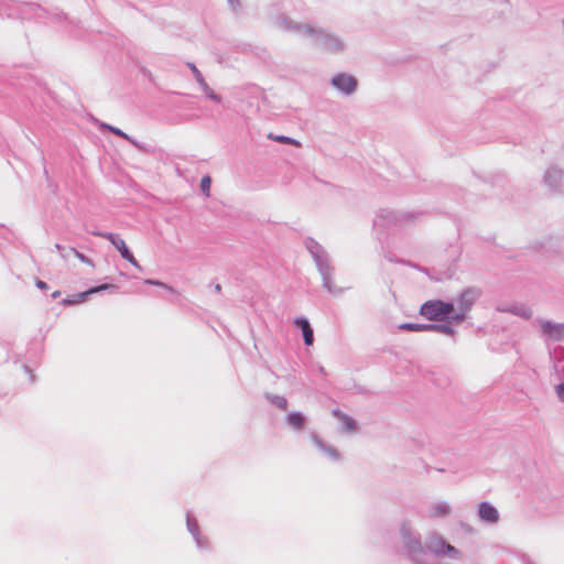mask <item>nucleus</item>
Returning a JSON list of instances; mask_svg holds the SVG:
<instances>
[{"label": "nucleus", "mask_w": 564, "mask_h": 564, "mask_svg": "<svg viewBox=\"0 0 564 564\" xmlns=\"http://www.w3.org/2000/svg\"><path fill=\"white\" fill-rule=\"evenodd\" d=\"M400 532L403 541V547L409 557L415 564H424L427 552L436 557L446 556L457 560L462 556L460 551L446 542L438 533L433 532L429 534L425 538L424 543H422L421 535L414 532L409 524L403 523Z\"/></svg>", "instance_id": "nucleus-1"}, {"label": "nucleus", "mask_w": 564, "mask_h": 564, "mask_svg": "<svg viewBox=\"0 0 564 564\" xmlns=\"http://www.w3.org/2000/svg\"><path fill=\"white\" fill-rule=\"evenodd\" d=\"M273 25L281 31L311 39L312 45L319 51L335 55L346 51V43L339 35L324 28L294 21L284 13L274 18Z\"/></svg>", "instance_id": "nucleus-2"}, {"label": "nucleus", "mask_w": 564, "mask_h": 564, "mask_svg": "<svg viewBox=\"0 0 564 564\" xmlns=\"http://www.w3.org/2000/svg\"><path fill=\"white\" fill-rule=\"evenodd\" d=\"M304 246L313 258L318 273L322 278L323 289L332 295H340L345 288L337 286L334 283L335 267L332 264L330 256L326 249L315 239L307 237Z\"/></svg>", "instance_id": "nucleus-3"}, {"label": "nucleus", "mask_w": 564, "mask_h": 564, "mask_svg": "<svg viewBox=\"0 0 564 564\" xmlns=\"http://www.w3.org/2000/svg\"><path fill=\"white\" fill-rule=\"evenodd\" d=\"M480 296L481 290L476 286H469L462 291L454 303V312L449 316V322L454 324L463 323L467 317V313Z\"/></svg>", "instance_id": "nucleus-4"}, {"label": "nucleus", "mask_w": 564, "mask_h": 564, "mask_svg": "<svg viewBox=\"0 0 564 564\" xmlns=\"http://www.w3.org/2000/svg\"><path fill=\"white\" fill-rule=\"evenodd\" d=\"M454 312V302L432 300L424 302L420 307V314L432 322L448 321Z\"/></svg>", "instance_id": "nucleus-5"}, {"label": "nucleus", "mask_w": 564, "mask_h": 564, "mask_svg": "<svg viewBox=\"0 0 564 564\" xmlns=\"http://www.w3.org/2000/svg\"><path fill=\"white\" fill-rule=\"evenodd\" d=\"M415 218L416 215L412 213L381 209L377 214V217L373 220V225L376 227L402 226L414 220Z\"/></svg>", "instance_id": "nucleus-6"}, {"label": "nucleus", "mask_w": 564, "mask_h": 564, "mask_svg": "<svg viewBox=\"0 0 564 564\" xmlns=\"http://www.w3.org/2000/svg\"><path fill=\"white\" fill-rule=\"evenodd\" d=\"M330 85L341 95L351 96L357 91L358 80L350 74L338 73L332 77Z\"/></svg>", "instance_id": "nucleus-7"}, {"label": "nucleus", "mask_w": 564, "mask_h": 564, "mask_svg": "<svg viewBox=\"0 0 564 564\" xmlns=\"http://www.w3.org/2000/svg\"><path fill=\"white\" fill-rule=\"evenodd\" d=\"M543 183L553 193H561L564 187V172L556 165H551L544 173Z\"/></svg>", "instance_id": "nucleus-8"}, {"label": "nucleus", "mask_w": 564, "mask_h": 564, "mask_svg": "<svg viewBox=\"0 0 564 564\" xmlns=\"http://www.w3.org/2000/svg\"><path fill=\"white\" fill-rule=\"evenodd\" d=\"M105 236H106V239L109 240L111 242V245L120 252V256L124 260L130 262L134 268L141 270V265L139 264V262L137 261V259L134 258L132 252L127 247L124 240L121 239L119 235L108 234Z\"/></svg>", "instance_id": "nucleus-9"}, {"label": "nucleus", "mask_w": 564, "mask_h": 564, "mask_svg": "<svg viewBox=\"0 0 564 564\" xmlns=\"http://www.w3.org/2000/svg\"><path fill=\"white\" fill-rule=\"evenodd\" d=\"M541 330L545 337L554 341L564 339V323H554L551 321H539Z\"/></svg>", "instance_id": "nucleus-10"}, {"label": "nucleus", "mask_w": 564, "mask_h": 564, "mask_svg": "<svg viewBox=\"0 0 564 564\" xmlns=\"http://www.w3.org/2000/svg\"><path fill=\"white\" fill-rule=\"evenodd\" d=\"M186 527L188 532L192 534L193 539L196 542L198 549L206 550L209 547V542L207 538L203 536L199 531V527L197 520L194 516L188 511L186 513Z\"/></svg>", "instance_id": "nucleus-11"}, {"label": "nucleus", "mask_w": 564, "mask_h": 564, "mask_svg": "<svg viewBox=\"0 0 564 564\" xmlns=\"http://www.w3.org/2000/svg\"><path fill=\"white\" fill-rule=\"evenodd\" d=\"M478 516L486 523H497L499 521V512L495 506L487 501H482L478 507Z\"/></svg>", "instance_id": "nucleus-12"}, {"label": "nucleus", "mask_w": 564, "mask_h": 564, "mask_svg": "<svg viewBox=\"0 0 564 564\" xmlns=\"http://www.w3.org/2000/svg\"><path fill=\"white\" fill-rule=\"evenodd\" d=\"M294 324L301 328L303 340L306 346H312L314 343V330L306 317H296Z\"/></svg>", "instance_id": "nucleus-13"}, {"label": "nucleus", "mask_w": 564, "mask_h": 564, "mask_svg": "<svg viewBox=\"0 0 564 564\" xmlns=\"http://www.w3.org/2000/svg\"><path fill=\"white\" fill-rule=\"evenodd\" d=\"M117 289L118 288L115 284L104 283V284H100L97 286H93L85 292H80V293L74 295V299L76 301V304H78V303L84 302L91 294H96V293H99L102 291L115 292V291H117Z\"/></svg>", "instance_id": "nucleus-14"}, {"label": "nucleus", "mask_w": 564, "mask_h": 564, "mask_svg": "<svg viewBox=\"0 0 564 564\" xmlns=\"http://www.w3.org/2000/svg\"><path fill=\"white\" fill-rule=\"evenodd\" d=\"M117 289L118 288L115 284L104 283V284H100L97 286H93L85 292H80V293L74 295V299L76 301V304H78V303L84 302L91 294H96V293H99L102 291L115 292V291H117Z\"/></svg>", "instance_id": "nucleus-15"}, {"label": "nucleus", "mask_w": 564, "mask_h": 564, "mask_svg": "<svg viewBox=\"0 0 564 564\" xmlns=\"http://www.w3.org/2000/svg\"><path fill=\"white\" fill-rule=\"evenodd\" d=\"M312 441L315 444V446L329 459L334 462L340 459L339 452L335 447L325 444L316 434H312Z\"/></svg>", "instance_id": "nucleus-16"}, {"label": "nucleus", "mask_w": 564, "mask_h": 564, "mask_svg": "<svg viewBox=\"0 0 564 564\" xmlns=\"http://www.w3.org/2000/svg\"><path fill=\"white\" fill-rule=\"evenodd\" d=\"M332 414L341 422V430L346 433H355L357 431V422L341 412L339 409H334Z\"/></svg>", "instance_id": "nucleus-17"}, {"label": "nucleus", "mask_w": 564, "mask_h": 564, "mask_svg": "<svg viewBox=\"0 0 564 564\" xmlns=\"http://www.w3.org/2000/svg\"><path fill=\"white\" fill-rule=\"evenodd\" d=\"M452 512L451 506L446 501L433 502L429 508V517L445 518Z\"/></svg>", "instance_id": "nucleus-18"}, {"label": "nucleus", "mask_w": 564, "mask_h": 564, "mask_svg": "<svg viewBox=\"0 0 564 564\" xmlns=\"http://www.w3.org/2000/svg\"><path fill=\"white\" fill-rule=\"evenodd\" d=\"M286 423L296 431L305 427L306 419L301 412H291L286 416Z\"/></svg>", "instance_id": "nucleus-19"}, {"label": "nucleus", "mask_w": 564, "mask_h": 564, "mask_svg": "<svg viewBox=\"0 0 564 564\" xmlns=\"http://www.w3.org/2000/svg\"><path fill=\"white\" fill-rule=\"evenodd\" d=\"M101 128L104 129H107L108 131L112 132L113 134L129 141L131 144H133L135 148L138 149H142L141 144L135 141L134 139H132L130 135H128L126 132H123L122 130H120L119 128L117 127H113V126H110V124H107V123H102L101 124Z\"/></svg>", "instance_id": "nucleus-20"}, {"label": "nucleus", "mask_w": 564, "mask_h": 564, "mask_svg": "<svg viewBox=\"0 0 564 564\" xmlns=\"http://www.w3.org/2000/svg\"><path fill=\"white\" fill-rule=\"evenodd\" d=\"M264 397L275 408H278L280 410H286L288 400L283 395L265 393Z\"/></svg>", "instance_id": "nucleus-21"}, {"label": "nucleus", "mask_w": 564, "mask_h": 564, "mask_svg": "<svg viewBox=\"0 0 564 564\" xmlns=\"http://www.w3.org/2000/svg\"><path fill=\"white\" fill-rule=\"evenodd\" d=\"M40 11H43L42 8L39 6V4H34V3H24L20 7L19 9V12L21 13V15L24 18L29 14H34L36 17L40 15Z\"/></svg>", "instance_id": "nucleus-22"}, {"label": "nucleus", "mask_w": 564, "mask_h": 564, "mask_svg": "<svg viewBox=\"0 0 564 564\" xmlns=\"http://www.w3.org/2000/svg\"><path fill=\"white\" fill-rule=\"evenodd\" d=\"M507 311L523 318H530L532 316L531 308L524 305H513Z\"/></svg>", "instance_id": "nucleus-23"}, {"label": "nucleus", "mask_w": 564, "mask_h": 564, "mask_svg": "<svg viewBox=\"0 0 564 564\" xmlns=\"http://www.w3.org/2000/svg\"><path fill=\"white\" fill-rule=\"evenodd\" d=\"M187 66L189 67V69L192 70L193 75H194V78L196 79V82L198 83V85L200 86V88L206 85V80L205 78L203 77L202 73L199 72V69L196 67L195 64L193 63H187Z\"/></svg>", "instance_id": "nucleus-24"}, {"label": "nucleus", "mask_w": 564, "mask_h": 564, "mask_svg": "<svg viewBox=\"0 0 564 564\" xmlns=\"http://www.w3.org/2000/svg\"><path fill=\"white\" fill-rule=\"evenodd\" d=\"M452 322L446 321V323L437 324V333H442L445 335L454 336L455 329L451 326Z\"/></svg>", "instance_id": "nucleus-25"}, {"label": "nucleus", "mask_w": 564, "mask_h": 564, "mask_svg": "<svg viewBox=\"0 0 564 564\" xmlns=\"http://www.w3.org/2000/svg\"><path fill=\"white\" fill-rule=\"evenodd\" d=\"M69 252H73V254L79 260L82 261L83 263H86L90 267H94V262L90 258L86 257L84 253L79 252L78 250H76L75 248H69L68 250Z\"/></svg>", "instance_id": "nucleus-26"}, {"label": "nucleus", "mask_w": 564, "mask_h": 564, "mask_svg": "<svg viewBox=\"0 0 564 564\" xmlns=\"http://www.w3.org/2000/svg\"><path fill=\"white\" fill-rule=\"evenodd\" d=\"M400 330H406V332H421V324L420 323H403L398 326Z\"/></svg>", "instance_id": "nucleus-27"}, {"label": "nucleus", "mask_w": 564, "mask_h": 564, "mask_svg": "<svg viewBox=\"0 0 564 564\" xmlns=\"http://www.w3.org/2000/svg\"><path fill=\"white\" fill-rule=\"evenodd\" d=\"M212 178L206 175L200 180V191L206 195L209 196V189H210Z\"/></svg>", "instance_id": "nucleus-28"}, {"label": "nucleus", "mask_w": 564, "mask_h": 564, "mask_svg": "<svg viewBox=\"0 0 564 564\" xmlns=\"http://www.w3.org/2000/svg\"><path fill=\"white\" fill-rule=\"evenodd\" d=\"M273 139L276 140L278 142L284 143V144H297L296 140H294L290 137H285V135H278V137H274Z\"/></svg>", "instance_id": "nucleus-29"}, {"label": "nucleus", "mask_w": 564, "mask_h": 564, "mask_svg": "<svg viewBox=\"0 0 564 564\" xmlns=\"http://www.w3.org/2000/svg\"><path fill=\"white\" fill-rule=\"evenodd\" d=\"M421 332H435V333H437V324H421Z\"/></svg>", "instance_id": "nucleus-30"}, {"label": "nucleus", "mask_w": 564, "mask_h": 564, "mask_svg": "<svg viewBox=\"0 0 564 564\" xmlns=\"http://www.w3.org/2000/svg\"><path fill=\"white\" fill-rule=\"evenodd\" d=\"M421 332H435V333H437V324H421Z\"/></svg>", "instance_id": "nucleus-31"}, {"label": "nucleus", "mask_w": 564, "mask_h": 564, "mask_svg": "<svg viewBox=\"0 0 564 564\" xmlns=\"http://www.w3.org/2000/svg\"><path fill=\"white\" fill-rule=\"evenodd\" d=\"M555 392L560 401L564 402V383H560L555 387Z\"/></svg>", "instance_id": "nucleus-32"}, {"label": "nucleus", "mask_w": 564, "mask_h": 564, "mask_svg": "<svg viewBox=\"0 0 564 564\" xmlns=\"http://www.w3.org/2000/svg\"><path fill=\"white\" fill-rule=\"evenodd\" d=\"M35 285H36L39 289H41V290H46V289H48L47 283H46V282H44V281H42V280H40V279H36V280H35Z\"/></svg>", "instance_id": "nucleus-33"}, {"label": "nucleus", "mask_w": 564, "mask_h": 564, "mask_svg": "<svg viewBox=\"0 0 564 564\" xmlns=\"http://www.w3.org/2000/svg\"><path fill=\"white\" fill-rule=\"evenodd\" d=\"M228 1V4L230 6V8L232 10H237L238 8H240V1L239 0H227Z\"/></svg>", "instance_id": "nucleus-34"}, {"label": "nucleus", "mask_w": 564, "mask_h": 564, "mask_svg": "<svg viewBox=\"0 0 564 564\" xmlns=\"http://www.w3.org/2000/svg\"><path fill=\"white\" fill-rule=\"evenodd\" d=\"M147 284H150V285H160V286H165L164 283L160 282V281H156V280H152V279H147L144 281Z\"/></svg>", "instance_id": "nucleus-35"}, {"label": "nucleus", "mask_w": 564, "mask_h": 564, "mask_svg": "<svg viewBox=\"0 0 564 564\" xmlns=\"http://www.w3.org/2000/svg\"><path fill=\"white\" fill-rule=\"evenodd\" d=\"M88 232H90L91 235L94 236H97V237H102V238H106L105 235H108L109 232H101L97 229H94V230H88Z\"/></svg>", "instance_id": "nucleus-36"}, {"label": "nucleus", "mask_w": 564, "mask_h": 564, "mask_svg": "<svg viewBox=\"0 0 564 564\" xmlns=\"http://www.w3.org/2000/svg\"><path fill=\"white\" fill-rule=\"evenodd\" d=\"M202 90L205 93V95L209 98L210 94L214 93V90L208 86V84L204 85L202 87Z\"/></svg>", "instance_id": "nucleus-37"}, {"label": "nucleus", "mask_w": 564, "mask_h": 564, "mask_svg": "<svg viewBox=\"0 0 564 564\" xmlns=\"http://www.w3.org/2000/svg\"><path fill=\"white\" fill-rule=\"evenodd\" d=\"M209 99H212L215 102H220L221 101L220 95L216 94L215 91L213 94H210Z\"/></svg>", "instance_id": "nucleus-38"}, {"label": "nucleus", "mask_w": 564, "mask_h": 564, "mask_svg": "<svg viewBox=\"0 0 564 564\" xmlns=\"http://www.w3.org/2000/svg\"><path fill=\"white\" fill-rule=\"evenodd\" d=\"M54 248L59 252V254L64 251H67V248L59 243H55Z\"/></svg>", "instance_id": "nucleus-39"}, {"label": "nucleus", "mask_w": 564, "mask_h": 564, "mask_svg": "<svg viewBox=\"0 0 564 564\" xmlns=\"http://www.w3.org/2000/svg\"><path fill=\"white\" fill-rule=\"evenodd\" d=\"M63 304H64V305H74V304H76V301H75V299H74V296H73L72 299H65V300H63Z\"/></svg>", "instance_id": "nucleus-40"}, {"label": "nucleus", "mask_w": 564, "mask_h": 564, "mask_svg": "<svg viewBox=\"0 0 564 564\" xmlns=\"http://www.w3.org/2000/svg\"><path fill=\"white\" fill-rule=\"evenodd\" d=\"M63 304H64V305H74V304H76V301H75V299H74V296H73L72 299H65V300H63Z\"/></svg>", "instance_id": "nucleus-41"}, {"label": "nucleus", "mask_w": 564, "mask_h": 564, "mask_svg": "<svg viewBox=\"0 0 564 564\" xmlns=\"http://www.w3.org/2000/svg\"><path fill=\"white\" fill-rule=\"evenodd\" d=\"M67 250H69V248H67ZM69 254H73V252H69V251H64L61 253V257L65 260L68 259Z\"/></svg>", "instance_id": "nucleus-42"}, {"label": "nucleus", "mask_w": 564, "mask_h": 564, "mask_svg": "<svg viewBox=\"0 0 564 564\" xmlns=\"http://www.w3.org/2000/svg\"><path fill=\"white\" fill-rule=\"evenodd\" d=\"M61 296V291H54L52 294H51V297L52 299H57Z\"/></svg>", "instance_id": "nucleus-43"}, {"label": "nucleus", "mask_w": 564, "mask_h": 564, "mask_svg": "<svg viewBox=\"0 0 564 564\" xmlns=\"http://www.w3.org/2000/svg\"><path fill=\"white\" fill-rule=\"evenodd\" d=\"M555 354H558V358L562 357L564 355V349L563 348H558L555 350Z\"/></svg>", "instance_id": "nucleus-44"}, {"label": "nucleus", "mask_w": 564, "mask_h": 564, "mask_svg": "<svg viewBox=\"0 0 564 564\" xmlns=\"http://www.w3.org/2000/svg\"><path fill=\"white\" fill-rule=\"evenodd\" d=\"M214 290H215V292H220L221 291V285L220 284H216L214 286Z\"/></svg>", "instance_id": "nucleus-45"}, {"label": "nucleus", "mask_w": 564, "mask_h": 564, "mask_svg": "<svg viewBox=\"0 0 564 564\" xmlns=\"http://www.w3.org/2000/svg\"><path fill=\"white\" fill-rule=\"evenodd\" d=\"M499 2L505 4L506 7H510V3L508 0H499Z\"/></svg>", "instance_id": "nucleus-46"}, {"label": "nucleus", "mask_w": 564, "mask_h": 564, "mask_svg": "<svg viewBox=\"0 0 564 564\" xmlns=\"http://www.w3.org/2000/svg\"><path fill=\"white\" fill-rule=\"evenodd\" d=\"M319 373H323V375L325 373V370L323 367H319Z\"/></svg>", "instance_id": "nucleus-47"}]
</instances>
